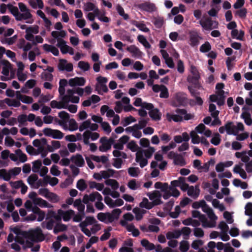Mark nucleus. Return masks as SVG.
Instances as JSON below:
<instances>
[{
    "label": "nucleus",
    "instance_id": "obj_1",
    "mask_svg": "<svg viewBox=\"0 0 252 252\" xmlns=\"http://www.w3.org/2000/svg\"><path fill=\"white\" fill-rule=\"evenodd\" d=\"M23 236L24 238L34 242H41L44 240V236L39 227L30 230L29 231H24Z\"/></svg>",
    "mask_w": 252,
    "mask_h": 252
},
{
    "label": "nucleus",
    "instance_id": "obj_2",
    "mask_svg": "<svg viewBox=\"0 0 252 252\" xmlns=\"http://www.w3.org/2000/svg\"><path fill=\"white\" fill-rule=\"evenodd\" d=\"M188 105L187 94L179 92L174 94L171 100V105L175 107H186Z\"/></svg>",
    "mask_w": 252,
    "mask_h": 252
},
{
    "label": "nucleus",
    "instance_id": "obj_3",
    "mask_svg": "<svg viewBox=\"0 0 252 252\" xmlns=\"http://www.w3.org/2000/svg\"><path fill=\"white\" fill-rule=\"evenodd\" d=\"M190 72L192 76L188 77V81L193 84V87L194 88L199 89L200 85L198 83V80L200 78V74L196 67L194 65H191L190 66Z\"/></svg>",
    "mask_w": 252,
    "mask_h": 252
},
{
    "label": "nucleus",
    "instance_id": "obj_4",
    "mask_svg": "<svg viewBox=\"0 0 252 252\" xmlns=\"http://www.w3.org/2000/svg\"><path fill=\"white\" fill-rule=\"evenodd\" d=\"M44 134L48 137H51L54 139H61L63 137V133L59 130L53 129L51 128L46 127L43 129Z\"/></svg>",
    "mask_w": 252,
    "mask_h": 252
},
{
    "label": "nucleus",
    "instance_id": "obj_5",
    "mask_svg": "<svg viewBox=\"0 0 252 252\" xmlns=\"http://www.w3.org/2000/svg\"><path fill=\"white\" fill-rule=\"evenodd\" d=\"M189 43L190 46L192 47H197L199 44V40L201 39L202 37L195 31H189Z\"/></svg>",
    "mask_w": 252,
    "mask_h": 252
},
{
    "label": "nucleus",
    "instance_id": "obj_6",
    "mask_svg": "<svg viewBox=\"0 0 252 252\" xmlns=\"http://www.w3.org/2000/svg\"><path fill=\"white\" fill-rule=\"evenodd\" d=\"M199 23L206 30H211L212 29L217 28L218 26L217 22L212 21L210 18H208L205 20H201Z\"/></svg>",
    "mask_w": 252,
    "mask_h": 252
},
{
    "label": "nucleus",
    "instance_id": "obj_7",
    "mask_svg": "<svg viewBox=\"0 0 252 252\" xmlns=\"http://www.w3.org/2000/svg\"><path fill=\"white\" fill-rule=\"evenodd\" d=\"M58 68L60 71L65 70L67 72H71L73 69V66L72 63H68L66 60L61 59L59 60Z\"/></svg>",
    "mask_w": 252,
    "mask_h": 252
},
{
    "label": "nucleus",
    "instance_id": "obj_8",
    "mask_svg": "<svg viewBox=\"0 0 252 252\" xmlns=\"http://www.w3.org/2000/svg\"><path fill=\"white\" fill-rule=\"evenodd\" d=\"M137 7L142 10L149 12H154L157 9L156 6L154 3L148 1L140 3L138 4Z\"/></svg>",
    "mask_w": 252,
    "mask_h": 252
},
{
    "label": "nucleus",
    "instance_id": "obj_9",
    "mask_svg": "<svg viewBox=\"0 0 252 252\" xmlns=\"http://www.w3.org/2000/svg\"><path fill=\"white\" fill-rule=\"evenodd\" d=\"M58 213L60 215H62L63 219L64 221H69L72 217L74 215V211L71 209L67 211L59 209L58 210Z\"/></svg>",
    "mask_w": 252,
    "mask_h": 252
},
{
    "label": "nucleus",
    "instance_id": "obj_10",
    "mask_svg": "<svg viewBox=\"0 0 252 252\" xmlns=\"http://www.w3.org/2000/svg\"><path fill=\"white\" fill-rule=\"evenodd\" d=\"M225 130L229 135H234L236 136L238 134V130L236 126L234 125L232 122H227L225 125Z\"/></svg>",
    "mask_w": 252,
    "mask_h": 252
},
{
    "label": "nucleus",
    "instance_id": "obj_11",
    "mask_svg": "<svg viewBox=\"0 0 252 252\" xmlns=\"http://www.w3.org/2000/svg\"><path fill=\"white\" fill-rule=\"evenodd\" d=\"M86 80L84 77H76L74 78L70 79L69 80L68 84L71 87H75L76 86H84L85 84Z\"/></svg>",
    "mask_w": 252,
    "mask_h": 252
},
{
    "label": "nucleus",
    "instance_id": "obj_12",
    "mask_svg": "<svg viewBox=\"0 0 252 252\" xmlns=\"http://www.w3.org/2000/svg\"><path fill=\"white\" fill-rule=\"evenodd\" d=\"M126 50L132 54V57L136 58H139L141 57L142 53L134 45H130L126 48Z\"/></svg>",
    "mask_w": 252,
    "mask_h": 252
},
{
    "label": "nucleus",
    "instance_id": "obj_13",
    "mask_svg": "<svg viewBox=\"0 0 252 252\" xmlns=\"http://www.w3.org/2000/svg\"><path fill=\"white\" fill-rule=\"evenodd\" d=\"M187 193L189 196L193 197L194 199L197 198L200 193L199 185H196L195 189L193 186H190L188 189Z\"/></svg>",
    "mask_w": 252,
    "mask_h": 252
},
{
    "label": "nucleus",
    "instance_id": "obj_14",
    "mask_svg": "<svg viewBox=\"0 0 252 252\" xmlns=\"http://www.w3.org/2000/svg\"><path fill=\"white\" fill-rule=\"evenodd\" d=\"M84 10L86 11H94L95 16L100 15V11L92 2H87L84 5Z\"/></svg>",
    "mask_w": 252,
    "mask_h": 252
},
{
    "label": "nucleus",
    "instance_id": "obj_15",
    "mask_svg": "<svg viewBox=\"0 0 252 252\" xmlns=\"http://www.w3.org/2000/svg\"><path fill=\"white\" fill-rule=\"evenodd\" d=\"M71 160L79 167H82L85 164V161L82 156L79 154L75 156H72L71 158Z\"/></svg>",
    "mask_w": 252,
    "mask_h": 252
},
{
    "label": "nucleus",
    "instance_id": "obj_16",
    "mask_svg": "<svg viewBox=\"0 0 252 252\" xmlns=\"http://www.w3.org/2000/svg\"><path fill=\"white\" fill-rule=\"evenodd\" d=\"M149 115L153 120L159 121L161 119V113L158 108H154L149 112Z\"/></svg>",
    "mask_w": 252,
    "mask_h": 252
},
{
    "label": "nucleus",
    "instance_id": "obj_17",
    "mask_svg": "<svg viewBox=\"0 0 252 252\" xmlns=\"http://www.w3.org/2000/svg\"><path fill=\"white\" fill-rule=\"evenodd\" d=\"M1 63L4 65L1 73L5 76H8L9 70L11 68V64L7 60H1Z\"/></svg>",
    "mask_w": 252,
    "mask_h": 252
},
{
    "label": "nucleus",
    "instance_id": "obj_18",
    "mask_svg": "<svg viewBox=\"0 0 252 252\" xmlns=\"http://www.w3.org/2000/svg\"><path fill=\"white\" fill-rule=\"evenodd\" d=\"M175 112L180 115H184V119L187 121L192 119L194 116L193 114L187 113V111L185 109L177 108Z\"/></svg>",
    "mask_w": 252,
    "mask_h": 252
},
{
    "label": "nucleus",
    "instance_id": "obj_19",
    "mask_svg": "<svg viewBox=\"0 0 252 252\" xmlns=\"http://www.w3.org/2000/svg\"><path fill=\"white\" fill-rule=\"evenodd\" d=\"M155 188L157 189H160L162 192L167 191L170 189V186H169L167 183H162L160 182H157L155 184Z\"/></svg>",
    "mask_w": 252,
    "mask_h": 252
},
{
    "label": "nucleus",
    "instance_id": "obj_20",
    "mask_svg": "<svg viewBox=\"0 0 252 252\" xmlns=\"http://www.w3.org/2000/svg\"><path fill=\"white\" fill-rule=\"evenodd\" d=\"M34 203L41 207L50 208L52 207L47 201L39 197L36 198L34 200Z\"/></svg>",
    "mask_w": 252,
    "mask_h": 252
},
{
    "label": "nucleus",
    "instance_id": "obj_21",
    "mask_svg": "<svg viewBox=\"0 0 252 252\" xmlns=\"http://www.w3.org/2000/svg\"><path fill=\"white\" fill-rule=\"evenodd\" d=\"M141 244L147 251H152L155 249V245L145 239L141 241Z\"/></svg>",
    "mask_w": 252,
    "mask_h": 252
},
{
    "label": "nucleus",
    "instance_id": "obj_22",
    "mask_svg": "<svg viewBox=\"0 0 252 252\" xmlns=\"http://www.w3.org/2000/svg\"><path fill=\"white\" fill-rule=\"evenodd\" d=\"M32 16L31 13L30 11H26L24 12L23 13H21L19 12L18 16L16 17V21H20L22 20H28L31 19Z\"/></svg>",
    "mask_w": 252,
    "mask_h": 252
},
{
    "label": "nucleus",
    "instance_id": "obj_23",
    "mask_svg": "<svg viewBox=\"0 0 252 252\" xmlns=\"http://www.w3.org/2000/svg\"><path fill=\"white\" fill-rule=\"evenodd\" d=\"M132 24L135 26L137 28H138L139 30L145 32H148L150 31L149 29L146 27L145 24L143 23H140L138 21L133 20L131 22Z\"/></svg>",
    "mask_w": 252,
    "mask_h": 252
},
{
    "label": "nucleus",
    "instance_id": "obj_24",
    "mask_svg": "<svg viewBox=\"0 0 252 252\" xmlns=\"http://www.w3.org/2000/svg\"><path fill=\"white\" fill-rule=\"evenodd\" d=\"M139 206L148 210H150L153 208L152 202H149L148 199L146 197L143 198L142 202L139 204Z\"/></svg>",
    "mask_w": 252,
    "mask_h": 252
},
{
    "label": "nucleus",
    "instance_id": "obj_25",
    "mask_svg": "<svg viewBox=\"0 0 252 252\" xmlns=\"http://www.w3.org/2000/svg\"><path fill=\"white\" fill-rule=\"evenodd\" d=\"M73 205L76 207L79 213H84L85 205L82 204L81 199H76L74 202Z\"/></svg>",
    "mask_w": 252,
    "mask_h": 252
},
{
    "label": "nucleus",
    "instance_id": "obj_26",
    "mask_svg": "<svg viewBox=\"0 0 252 252\" xmlns=\"http://www.w3.org/2000/svg\"><path fill=\"white\" fill-rule=\"evenodd\" d=\"M5 103L8 106H13L15 107H18L20 106L21 104L20 102L18 100L15 99H12L8 98H5Z\"/></svg>",
    "mask_w": 252,
    "mask_h": 252
},
{
    "label": "nucleus",
    "instance_id": "obj_27",
    "mask_svg": "<svg viewBox=\"0 0 252 252\" xmlns=\"http://www.w3.org/2000/svg\"><path fill=\"white\" fill-rule=\"evenodd\" d=\"M105 183L106 185L111 186L114 190L117 189L119 187L118 182L114 179H107L105 181Z\"/></svg>",
    "mask_w": 252,
    "mask_h": 252
},
{
    "label": "nucleus",
    "instance_id": "obj_28",
    "mask_svg": "<svg viewBox=\"0 0 252 252\" xmlns=\"http://www.w3.org/2000/svg\"><path fill=\"white\" fill-rule=\"evenodd\" d=\"M181 235V232L180 230H176L174 232H168L166 233V238L168 240L173 238H178Z\"/></svg>",
    "mask_w": 252,
    "mask_h": 252
},
{
    "label": "nucleus",
    "instance_id": "obj_29",
    "mask_svg": "<svg viewBox=\"0 0 252 252\" xmlns=\"http://www.w3.org/2000/svg\"><path fill=\"white\" fill-rule=\"evenodd\" d=\"M46 198L53 203H57L60 201L59 196L57 194L50 191L49 192Z\"/></svg>",
    "mask_w": 252,
    "mask_h": 252
},
{
    "label": "nucleus",
    "instance_id": "obj_30",
    "mask_svg": "<svg viewBox=\"0 0 252 252\" xmlns=\"http://www.w3.org/2000/svg\"><path fill=\"white\" fill-rule=\"evenodd\" d=\"M241 118L244 119L245 123L248 126H251L252 124V119L249 112H243L241 115Z\"/></svg>",
    "mask_w": 252,
    "mask_h": 252
},
{
    "label": "nucleus",
    "instance_id": "obj_31",
    "mask_svg": "<svg viewBox=\"0 0 252 252\" xmlns=\"http://www.w3.org/2000/svg\"><path fill=\"white\" fill-rule=\"evenodd\" d=\"M174 163L175 165L185 166L186 164L185 159L180 155H178L174 160Z\"/></svg>",
    "mask_w": 252,
    "mask_h": 252
},
{
    "label": "nucleus",
    "instance_id": "obj_32",
    "mask_svg": "<svg viewBox=\"0 0 252 252\" xmlns=\"http://www.w3.org/2000/svg\"><path fill=\"white\" fill-rule=\"evenodd\" d=\"M7 6L11 13L15 17V19L16 20V17L18 16L19 14V11L18 8L11 4H8Z\"/></svg>",
    "mask_w": 252,
    "mask_h": 252
},
{
    "label": "nucleus",
    "instance_id": "obj_33",
    "mask_svg": "<svg viewBox=\"0 0 252 252\" xmlns=\"http://www.w3.org/2000/svg\"><path fill=\"white\" fill-rule=\"evenodd\" d=\"M0 177L3 178L5 181H8L10 180L11 176L10 173H7L5 169H0Z\"/></svg>",
    "mask_w": 252,
    "mask_h": 252
},
{
    "label": "nucleus",
    "instance_id": "obj_34",
    "mask_svg": "<svg viewBox=\"0 0 252 252\" xmlns=\"http://www.w3.org/2000/svg\"><path fill=\"white\" fill-rule=\"evenodd\" d=\"M15 153L19 157V160L21 162H25L27 160V157L25 154L23 153L22 150L18 149L15 151Z\"/></svg>",
    "mask_w": 252,
    "mask_h": 252
},
{
    "label": "nucleus",
    "instance_id": "obj_35",
    "mask_svg": "<svg viewBox=\"0 0 252 252\" xmlns=\"http://www.w3.org/2000/svg\"><path fill=\"white\" fill-rule=\"evenodd\" d=\"M66 35V32L64 30H61L60 32L53 31L51 32V35L54 38H59V36L62 38L64 37Z\"/></svg>",
    "mask_w": 252,
    "mask_h": 252
},
{
    "label": "nucleus",
    "instance_id": "obj_36",
    "mask_svg": "<svg viewBox=\"0 0 252 252\" xmlns=\"http://www.w3.org/2000/svg\"><path fill=\"white\" fill-rule=\"evenodd\" d=\"M76 187L79 190L83 191L87 189V185L85 183V181L84 179H81L78 181Z\"/></svg>",
    "mask_w": 252,
    "mask_h": 252
},
{
    "label": "nucleus",
    "instance_id": "obj_37",
    "mask_svg": "<svg viewBox=\"0 0 252 252\" xmlns=\"http://www.w3.org/2000/svg\"><path fill=\"white\" fill-rule=\"evenodd\" d=\"M211 46L208 41H206L200 47V51L202 53H206L210 51Z\"/></svg>",
    "mask_w": 252,
    "mask_h": 252
},
{
    "label": "nucleus",
    "instance_id": "obj_38",
    "mask_svg": "<svg viewBox=\"0 0 252 252\" xmlns=\"http://www.w3.org/2000/svg\"><path fill=\"white\" fill-rule=\"evenodd\" d=\"M139 173V169L138 167H129L128 169V173L131 176L133 177H136L138 176Z\"/></svg>",
    "mask_w": 252,
    "mask_h": 252
},
{
    "label": "nucleus",
    "instance_id": "obj_39",
    "mask_svg": "<svg viewBox=\"0 0 252 252\" xmlns=\"http://www.w3.org/2000/svg\"><path fill=\"white\" fill-rule=\"evenodd\" d=\"M42 165V162L40 160H36L32 162V170L33 172L36 173L39 171Z\"/></svg>",
    "mask_w": 252,
    "mask_h": 252
},
{
    "label": "nucleus",
    "instance_id": "obj_40",
    "mask_svg": "<svg viewBox=\"0 0 252 252\" xmlns=\"http://www.w3.org/2000/svg\"><path fill=\"white\" fill-rule=\"evenodd\" d=\"M160 91V97L167 98L169 97L168 91L167 87L165 86L161 85V89Z\"/></svg>",
    "mask_w": 252,
    "mask_h": 252
},
{
    "label": "nucleus",
    "instance_id": "obj_41",
    "mask_svg": "<svg viewBox=\"0 0 252 252\" xmlns=\"http://www.w3.org/2000/svg\"><path fill=\"white\" fill-rule=\"evenodd\" d=\"M79 129L78 124L74 119H71L69 122V130L73 131Z\"/></svg>",
    "mask_w": 252,
    "mask_h": 252
},
{
    "label": "nucleus",
    "instance_id": "obj_42",
    "mask_svg": "<svg viewBox=\"0 0 252 252\" xmlns=\"http://www.w3.org/2000/svg\"><path fill=\"white\" fill-rule=\"evenodd\" d=\"M78 67L84 71H88L90 68V65L88 62L80 61L78 64Z\"/></svg>",
    "mask_w": 252,
    "mask_h": 252
},
{
    "label": "nucleus",
    "instance_id": "obj_43",
    "mask_svg": "<svg viewBox=\"0 0 252 252\" xmlns=\"http://www.w3.org/2000/svg\"><path fill=\"white\" fill-rule=\"evenodd\" d=\"M61 102H58L56 100H52L50 102V106L52 108L62 109L65 108V107L62 104Z\"/></svg>",
    "mask_w": 252,
    "mask_h": 252
},
{
    "label": "nucleus",
    "instance_id": "obj_44",
    "mask_svg": "<svg viewBox=\"0 0 252 252\" xmlns=\"http://www.w3.org/2000/svg\"><path fill=\"white\" fill-rule=\"evenodd\" d=\"M147 195L149 197V199L151 200H154L156 198H160L161 194L158 190H155L153 192H148Z\"/></svg>",
    "mask_w": 252,
    "mask_h": 252
},
{
    "label": "nucleus",
    "instance_id": "obj_45",
    "mask_svg": "<svg viewBox=\"0 0 252 252\" xmlns=\"http://www.w3.org/2000/svg\"><path fill=\"white\" fill-rule=\"evenodd\" d=\"M220 141V135L218 133H215L214 136L211 140V143L216 146L219 145Z\"/></svg>",
    "mask_w": 252,
    "mask_h": 252
},
{
    "label": "nucleus",
    "instance_id": "obj_46",
    "mask_svg": "<svg viewBox=\"0 0 252 252\" xmlns=\"http://www.w3.org/2000/svg\"><path fill=\"white\" fill-rule=\"evenodd\" d=\"M59 117L63 121V123H66L69 119V114L66 112L63 111L59 113Z\"/></svg>",
    "mask_w": 252,
    "mask_h": 252
},
{
    "label": "nucleus",
    "instance_id": "obj_47",
    "mask_svg": "<svg viewBox=\"0 0 252 252\" xmlns=\"http://www.w3.org/2000/svg\"><path fill=\"white\" fill-rule=\"evenodd\" d=\"M191 137V142L193 144H198L201 140L199 136L193 131H192L190 133Z\"/></svg>",
    "mask_w": 252,
    "mask_h": 252
},
{
    "label": "nucleus",
    "instance_id": "obj_48",
    "mask_svg": "<svg viewBox=\"0 0 252 252\" xmlns=\"http://www.w3.org/2000/svg\"><path fill=\"white\" fill-rule=\"evenodd\" d=\"M100 142L102 143V145L99 147V150L100 151L105 152L111 149L110 144L105 142V141Z\"/></svg>",
    "mask_w": 252,
    "mask_h": 252
},
{
    "label": "nucleus",
    "instance_id": "obj_49",
    "mask_svg": "<svg viewBox=\"0 0 252 252\" xmlns=\"http://www.w3.org/2000/svg\"><path fill=\"white\" fill-rule=\"evenodd\" d=\"M91 125L90 120H87L83 122L79 127V130L80 131H83L84 130L89 128Z\"/></svg>",
    "mask_w": 252,
    "mask_h": 252
},
{
    "label": "nucleus",
    "instance_id": "obj_50",
    "mask_svg": "<svg viewBox=\"0 0 252 252\" xmlns=\"http://www.w3.org/2000/svg\"><path fill=\"white\" fill-rule=\"evenodd\" d=\"M41 78L44 80L52 81L53 79V75L50 73L43 72L41 74Z\"/></svg>",
    "mask_w": 252,
    "mask_h": 252
},
{
    "label": "nucleus",
    "instance_id": "obj_51",
    "mask_svg": "<svg viewBox=\"0 0 252 252\" xmlns=\"http://www.w3.org/2000/svg\"><path fill=\"white\" fill-rule=\"evenodd\" d=\"M127 147L133 152L137 151L139 148L138 145L134 141H130L128 143Z\"/></svg>",
    "mask_w": 252,
    "mask_h": 252
},
{
    "label": "nucleus",
    "instance_id": "obj_52",
    "mask_svg": "<svg viewBox=\"0 0 252 252\" xmlns=\"http://www.w3.org/2000/svg\"><path fill=\"white\" fill-rule=\"evenodd\" d=\"M133 212L135 215V219L137 220H140L143 218V213H142L139 208H134L133 209Z\"/></svg>",
    "mask_w": 252,
    "mask_h": 252
},
{
    "label": "nucleus",
    "instance_id": "obj_53",
    "mask_svg": "<svg viewBox=\"0 0 252 252\" xmlns=\"http://www.w3.org/2000/svg\"><path fill=\"white\" fill-rule=\"evenodd\" d=\"M174 200L173 199H170L169 202H167L165 204L163 207V210L166 212H170L173 206H174Z\"/></svg>",
    "mask_w": 252,
    "mask_h": 252
},
{
    "label": "nucleus",
    "instance_id": "obj_54",
    "mask_svg": "<svg viewBox=\"0 0 252 252\" xmlns=\"http://www.w3.org/2000/svg\"><path fill=\"white\" fill-rule=\"evenodd\" d=\"M91 131L90 130H86L83 134L84 143L86 145H89V139L91 138L90 134Z\"/></svg>",
    "mask_w": 252,
    "mask_h": 252
},
{
    "label": "nucleus",
    "instance_id": "obj_55",
    "mask_svg": "<svg viewBox=\"0 0 252 252\" xmlns=\"http://www.w3.org/2000/svg\"><path fill=\"white\" fill-rule=\"evenodd\" d=\"M155 149L154 147H149V148L144 151L145 156L147 158H150L152 157Z\"/></svg>",
    "mask_w": 252,
    "mask_h": 252
},
{
    "label": "nucleus",
    "instance_id": "obj_56",
    "mask_svg": "<svg viewBox=\"0 0 252 252\" xmlns=\"http://www.w3.org/2000/svg\"><path fill=\"white\" fill-rule=\"evenodd\" d=\"M55 221L53 219L49 220L47 222H43L42 223V225L43 227L44 225L46 224V228L48 230H52L54 227Z\"/></svg>",
    "mask_w": 252,
    "mask_h": 252
},
{
    "label": "nucleus",
    "instance_id": "obj_57",
    "mask_svg": "<svg viewBox=\"0 0 252 252\" xmlns=\"http://www.w3.org/2000/svg\"><path fill=\"white\" fill-rule=\"evenodd\" d=\"M96 90L97 91L98 94H103V93L101 92V90L103 93H107L108 92V89L106 84L99 85V89L98 86H96Z\"/></svg>",
    "mask_w": 252,
    "mask_h": 252
},
{
    "label": "nucleus",
    "instance_id": "obj_58",
    "mask_svg": "<svg viewBox=\"0 0 252 252\" xmlns=\"http://www.w3.org/2000/svg\"><path fill=\"white\" fill-rule=\"evenodd\" d=\"M101 126L104 131H105L106 133H109L111 131V128L108 122H102L101 123Z\"/></svg>",
    "mask_w": 252,
    "mask_h": 252
},
{
    "label": "nucleus",
    "instance_id": "obj_59",
    "mask_svg": "<svg viewBox=\"0 0 252 252\" xmlns=\"http://www.w3.org/2000/svg\"><path fill=\"white\" fill-rule=\"evenodd\" d=\"M17 38V35H15L11 37L5 38L4 39V41L1 40V41L2 43H4V42H5V43H7L8 45H11L15 43Z\"/></svg>",
    "mask_w": 252,
    "mask_h": 252
},
{
    "label": "nucleus",
    "instance_id": "obj_60",
    "mask_svg": "<svg viewBox=\"0 0 252 252\" xmlns=\"http://www.w3.org/2000/svg\"><path fill=\"white\" fill-rule=\"evenodd\" d=\"M189 249V243L187 241H183L180 243V250L183 252H186Z\"/></svg>",
    "mask_w": 252,
    "mask_h": 252
},
{
    "label": "nucleus",
    "instance_id": "obj_61",
    "mask_svg": "<svg viewBox=\"0 0 252 252\" xmlns=\"http://www.w3.org/2000/svg\"><path fill=\"white\" fill-rule=\"evenodd\" d=\"M223 217L226 220L228 223L231 224L233 222V219L230 213L228 211H225L223 213Z\"/></svg>",
    "mask_w": 252,
    "mask_h": 252
},
{
    "label": "nucleus",
    "instance_id": "obj_62",
    "mask_svg": "<svg viewBox=\"0 0 252 252\" xmlns=\"http://www.w3.org/2000/svg\"><path fill=\"white\" fill-rule=\"evenodd\" d=\"M104 202L110 208H112L115 207V205H114V201L110 197L105 196L104 197Z\"/></svg>",
    "mask_w": 252,
    "mask_h": 252
},
{
    "label": "nucleus",
    "instance_id": "obj_63",
    "mask_svg": "<svg viewBox=\"0 0 252 252\" xmlns=\"http://www.w3.org/2000/svg\"><path fill=\"white\" fill-rule=\"evenodd\" d=\"M51 174L54 176H58L60 175L61 172L58 170V167L56 165H53L50 169Z\"/></svg>",
    "mask_w": 252,
    "mask_h": 252
},
{
    "label": "nucleus",
    "instance_id": "obj_64",
    "mask_svg": "<svg viewBox=\"0 0 252 252\" xmlns=\"http://www.w3.org/2000/svg\"><path fill=\"white\" fill-rule=\"evenodd\" d=\"M113 159L114 162L112 164L113 165L117 168H120L122 166L123 160L121 158H116Z\"/></svg>",
    "mask_w": 252,
    "mask_h": 252
}]
</instances>
